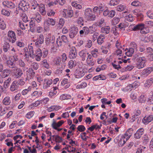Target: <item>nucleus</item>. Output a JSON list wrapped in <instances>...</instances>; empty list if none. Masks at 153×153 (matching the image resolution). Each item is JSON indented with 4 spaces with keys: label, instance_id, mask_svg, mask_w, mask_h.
Masks as SVG:
<instances>
[{
    "label": "nucleus",
    "instance_id": "obj_1",
    "mask_svg": "<svg viewBox=\"0 0 153 153\" xmlns=\"http://www.w3.org/2000/svg\"><path fill=\"white\" fill-rule=\"evenodd\" d=\"M140 54L137 53L134 55L132 57V59L135 60L136 67L139 69L143 68L146 65V59L145 57H140Z\"/></svg>",
    "mask_w": 153,
    "mask_h": 153
},
{
    "label": "nucleus",
    "instance_id": "obj_2",
    "mask_svg": "<svg viewBox=\"0 0 153 153\" xmlns=\"http://www.w3.org/2000/svg\"><path fill=\"white\" fill-rule=\"evenodd\" d=\"M85 17L88 21H94L96 19V15L93 13L91 9L88 8L85 11Z\"/></svg>",
    "mask_w": 153,
    "mask_h": 153
},
{
    "label": "nucleus",
    "instance_id": "obj_3",
    "mask_svg": "<svg viewBox=\"0 0 153 153\" xmlns=\"http://www.w3.org/2000/svg\"><path fill=\"white\" fill-rule=\"evenodd\" d=\"M21 68L16 67L12 69L13 76L16 78H20L23 74V71Z\"/></svg>",
    "mask_w": 153,
    "mask_h": 153
},
{
    "label": "nucleus",
    "instance_id": "obj_4",
    "mask_svg": "<svg viewBox=\"0 0 153 153\" xmlns=\"http://www.w3.org/2000/svg\"><path fill=\"white\" fill-rule=\"evenodd\" d=\"M130 26L132 28V30L134 31H137L140 30L142 31V33L143 34L147 33L148 32H146L145 31H143V30L144 28V25L143 24H140L137 25H131Z\"/></svg>",
    "mask_w": 153,
    "mask_h": 153
},
{
    "label": "nucleus",
    "instance_id": "obj_5",
    "mask_svg": "<svg viewBox=\"0 0 153 153\" xmlns=\"http://www.w3.org/2000/svg\"><path fill=\"white\" fill-rule=\"evenodd\" d=\"M3 51L4 52H7L8 51L9 52H15V50L12 46H11L9 43L6 42L4 43L3 47Z\"/></svg>",
    "mask_w": 153,
    "mask_h": 153
},
{
    "label": "nucleus",
    "instance_id": "obj_6",
    "mask_svg": "<svg viewBox=\"0 0 153 153\" xmlns=\"http://www.w3.org/2000/svg\"><path fill=\"white\" fill-rule=\"evenodd\" d=\"M7 36L9 38L7 39L9 42L14 43L16 41V38L14 32L12 30H9L8 32Z\"/></svg>",
    "mask_w": 153,
    "mask_h": 153
},
{
    "label": "nucleus",
    "instance_id": "obj_7",
    "mask_svg": "<svg viewBox=\"0 0 153 153\" xmlns=\"http://www.w3.org/2000/svg\"><path fill=\"white\" fill-rule=\"evenodd\" d=\"M78 32V28L76 26L71 27L70 30L69 36L71 38H73Z\"/></svg>",
    "mask_w": 153,
    "mask_h": 153
},
{
    "label": "nucleus",
    "instance_id": "obj_8",
    "mask_svg": "<svg viewBox=\"0 0 153 153\" xmlns=\"http://www.w3.org/2000/svg\"><path fill=\"white\" fill-rule=\"evenodd\" d=\"M18 6L19 9L24 12L27 11L30 7L29 5L27 4L24 1H21L19 3Z\"/></svg>",
    "mask_w": 153,
    "mask_h": 153
},
{
    "label": "nucleus",
    "instance_id": "obj_9",
    "mask_svg": "<svg viewBox=\"0 0 153 153\" xmlns=\"http://www.w3.org/2000/svg\"><path fill=\"white\" fill-rule=\"evenodd\" d=\"M5 6L10 9H13L16 8V5L14 4L11 1H6L2 3Z\"/></svg>",
    "mask_w": 153,
    "mask_h": 153
},
{
    "label": "nucleus",
    "instance_id": "obj_10",
    "mask_svg": "<svg viewBox=\"0 0 153 153\" xmlns=\"http://www.w3.org/2000/svg\"><path fill=\"white\" fill-rule=\"evenodd\" d=\"M115 14V12L114 10H109L108 9L104 10L103 13V15L104 16H108L110 18L113 17Z\"/></svg>",
    "mask_w": 153,
    "mask_h": 153
},
{
    "label": "nucleus",
    "instance_id": "obj_11",
    "mask_svg": "<svg viewBox=\"0 0 153 153\" xmlns=\"http://www.w3.org/2000/svg\"><path fill=\"white\" fill-rule=\"evenodd\" d=\"M53 83L52 80L51 79H45L43 83V88L44 89H47L51 86Z\"/></svg>",
    "mask_w": 153,
    "mask_h": 153
},
{
    "label": "nucleus",
    "instance_id": "obj_12",
    "mask_svg": "<svg viewBox=\"0 0 153 153\" xmlns=\"http://www.w3.org/2000/svg\"><path fill=\"white\" fill-rule=\"evenodd\" d=\"M44 42L43 35L40 34L38 38L37 41L35 43V45L36 47H39L41 46V44H43Z\"/></svg>",
    "mask_w": 153,
    "mask_h": 153
},
{
    "label": "nucleus",
    "instance_id": "obj_13",
    "mask_svg": "<svg viewBox=\"0 0 153 153\" xmlns=\"http://www.w3.org/2000/svg\"><path fill=\"white\" fill-rule=\"evenodd\" d=\"M144 129L141 128L138 129L136 132L134 134V137L137 139H140L144 133Z\"/></svg>",
    "mask_w": 153,
    "mask_h": 153
},
{
    "label": "nucleus",
    "instance_id": "obj_14",
    "mask_svg": "<svg viewBox=\"0 0 153 153\" xmlns=\"http://www.w3.org/2000/svg\"><path fill=\"white\" fill-rule=\"evenodd\" d=\"M77 56L76 50L75 47H72L69 52V57L71 59L75 58Z\"/></svg>",
    "mask_w": 153,
    "mask_h": 153
},
{
    "label": "nucleus",
    "instance_id": "obj_15",
    "mask_svg": "<svg viewBox=\"0 0 153 153\" xmlns=\"http://www.w3.org/2000/svg\"><path fill=\"white\" fill-rule=\"evenodd\" d=\"M28 73L27 74V76L26 78V81L27 80L29 81L30 79L31 78H33V77L34 76L35 72L33 70L32 68H29L28 70Z\"/></svg>",
    "mask_w": 153,
    "mask_h": 153
},
{
    "label": "nucleus",
    "instance_id": "obj_16",
    "mask_svg": "<svg viewBox=\"0 0 153 153\" xmlns=\"http://www.w3.org/2000/svg\"><path fill=\"white\" fill-rule=\"evenodd\" d=\"M79 55L82 61L85 60L87 57V56L89 54L85 50H83L80 51L79 53Z\"/></svg>",
    "mask_w": 153,
    "mask_h": 153
},
{
    "label": "nucleus",
    "instance_id": "obj_17",
    "mask_svg": "<svg viewBox=\"0 0 153 153\" xmlns=\"http://www.w3.org/2000/svg\"><path fill=\"white\" fill-rule=\"evenodd\" d=\"M86 60L87 64L88 65L91 66L94 65L95 62V60L93 59V57L91 54H88Z\"/></svg>",
    "mask_w": 153,
    "mask_h": 153
},
{
    "label": "nucleus",
    "instance_id": "obj_18",
    "mask_svg": "<svg viewBox=\"0 0 153 153\" xmlns=\"http://www.w3.org/2000/svg\"><path fill=\"white\" fill-rule=\"evenodd\" d=\"M153 121V115H149L145 117L142 120L143 123L145 124H147Z\"/></svg>",
    "mask_w": 153,
    "mask_h": 153
},
{
    "label": "nucleus",
    "instance_id": "obj_19",
    "mask_svg": "<svg viewBox=\"0 0 153 153\" xmlns=\"http://www.w3.org/2000/svg\"><path fill=\"white\" fill-rule=\"evenodd\" d=\"M93 29V27L92 26H89V27L86 26L83 27V29L84 30L85 35H87L89 33H93L94 32Z\"/></svg>",
    "mask_w": 153,
    "mask_h": 153
},
{
    "label": "nucleus",
    "instance_id": "obj_20",
    "mask_svg": "<svg viewBox=\"0 0 153 153\" xmlns=\"http://www.w3.org/2000/svg\"><path fill=\"white\" fill-rule=\"evenodd\" d=\"M134 130L132 128H129L126 131L123 135L126 137V141H127L131 136Z\"/></svg>",
    "mask_w": 153,
    "mask_h": 153
},
{
    "label": "nucleus",
    "instance_id": "obj_21",
    "mask_svg": "<svg viewBox=\"0 0 153 153\" xmlns=\"http://www.w3.org/2000/svg\"><path fill=\"white\" fill-rule=\"evenodd\" d=\"M64 123L63 120L59 121L58 123H56L55 121H53L52 124V126L53 128L55 129H57V128L59 127Z\"/></svg>",
    "mask_w": 153,
    "mask_h": 153
},
{
    "label": "nucleus",
    "instance_id": "obj_22",
    "mask_svg": "<svg viewBox=\"0 0 153 153\" xmlns=\"http://www.w3.org/2000/svg\"><path fill=\"white\" fill-rule=\"evenodd\" d=\"M19 88L18 84L15 80L12 82L10 85V89L11 91H14L17 90Z\"/></svg>",
    "mask_w": 153,
    "mask_h": 153
},
{
    "label": "nucleus",
    "instance_id": "obj_23",
    "mask_svg": "<svg viewBox=\"0 0 153 153\" xmlns=\"http://www.w3.org/2000/svg\"><path fill=\"white\" fill-rule=\"evenodd\" d=\"M19 25L20 27L23 30H26L28 29L29 24L28 23H22V22H19Z\"/></svg>",
    "mask_w": 153,
    "mask_h": 153
},
{
    "label": "nucleus",
    "instance_id": "obj_24",
    "mask_svg": "<svg viewBox=\"0 0 153 153\" xmlns=\"http://www.w3.org/2000/svg\"><path fill=\"white\" fill-rule=\"evenodd\" d=\"M39 7L40 13L42 15H45L46 14V12L45 10L44 4H39Z\"/></svg>",
    "mask_w": 153,
    "mask_h": 153
},
{
    "label": "nucleus",
    "instance_id": "obj_25",
    "mask_svg": "<svg viewBox=\"0 0 153 153\" xmlns=\"http://www.w3.org/2000/svg\"><path fill=\"white\" fill-rule=\"evenodd\" d=\"M11 70L9 69H6L2 71V77L5 78L8 76L10 74Z\"/></svg>",
    "mask_w": 153,
    "mask_h": 153
},
{
    "label": "nucleus",
    "instance_id": "obj_26",
    "mask_svg": "<svg viewBox=\"0 0 153 153\" xmlns=\"http://www.w3.org/2000/svg\"><path fill=\"white\" fill-rule=\"evenodd\" d=\"M12 54V57L13 58V62H16L19 60V53L16 50L15 52H11Z\"/></svg>",
    "mask_w": 153,
    "mask_h": 153
},
{
    "label": "nucleus",
    "instance_id": "obj_27",
    "mask_svg": "<svg viewBox=\"0 0 153 153\" xmlns=\"http://www.w3.org/2000/svg\"><path fill=\"white\" fill-rule=\"evenodd\" d=\"M110 30V28L109 26H105L101 28V32L107 34L109 33Z\"/></svg>",
    "mask_w": 153,
    "mask_h": 153
},
{
    "label": "nucleus",
    "instance_id": "obj_28",
    "mask_svg": "<svg viewBox=\"0 0 153 153\" xmlns=\"http://www.w3.org/2000/svg\"><path fill=\"white\" fill-rule=\"evenodd\" d=\"M153 71V69L151 67H148L144 69L142 72V74L143 75H146L148 76L150 74L152 71Z\"/></svg>",
    "mask_w": 153,
    "mask_h": 153
},
{
    "label": "nucleus",
    "instance_id": "obj_29",
    "mask_svg": "<svg viewBox=\"0 0 153 153\" xmlns=\"http://www.w3.org/2000/svg\"><path fill=\"white\" fill-rule=\"evenodd\" d=\"M29 25L31 32H34L37 27L34 22L31 20L29 22Z\"/></svg>",
    "mask_w": 153,
    "mask_h": 153
},
{
    "label": "nucleus",
    "instance_id": "obj_30",
    "mask_svg": "<svg viewBox=\"0 0 153 153\" xmlns=\"http://www.w3.org/2000/svg\"><path fill=\"white\" fill-rule=\"evenodd\" d=\"M85 72L82 71H77L76 72L74 75L75 77L76 78H79L84 76Z\"/></svg>",
    "mask_w": 153,
    "mask_h": 153
},
{
    "label": "nucleus",
    "instance_id": "obj_31",
    "mask_svg": "<svg viewBox=\"0 0 153 153\" xmlns=\"http://www.w3.org/2000/svg\"><path fill=\"white\" fill-rule=\"evenodd\" d=\"M153 83V78H151L147 79L144 84V86L145 87L149 88L150 87Z\"/></svg>",
    "mask_w": 153,
    "mask_h": 153
},
{
    "label": "nucleus",
    "instance_id": "obj_32",
    "mask_svg": "<svg viewBox=\"0 0 153 153\" xmlns=\"http://www.w3.org/2000/svg\"><path fill=\"white\" fill-rule=\"evenodd\" d=\"M53 90H51L49 92V96L51 98H53L55 95L57 94V92L56 90L57 89L56 87L53 86Z\"/></svg>",
    "mask_w": 153,
    "mask_h": 153
},
{
    "label": "nucleus",
    "instance_id": "obj_33",
    "mask_svg": "<svg viewBox=\"0 0 153 153\" xmlns=\"http://www.w3.org/2000/svg\"><path fill=\"white\" fill-rule=\"evenodd\" d=\"M14 62L10 60H7L6 62V64L7 66L10 68L14 69L16 67V64L13 62Z\"/></svg>",
    "mask_w": 153,
    "mask_h": 153
},
{
    "label": "nucleus",
    "instance_id": "obj_34",
    "mask_svg": "<svg viewBox=\"0 0 153 153\" xmlns=\"http://www.w3.org/2000/svg\"><path fill=\"white\" fill-rule=\"evenodd\" d=\"M42 67L47 69L50 68V65L46 59H44L41 62Z\"/></svg>",
    "mask_w": 153,
    "mask_h": 153
},
{
    "label": "nucleus",
    "instance_id": "obj_35",
    "mask_svg": "<svg viewBox=\"0 0 153 153\" xmlns=\"http://www.w3.org/2000/svg\"><path fill=\"white\" fill-rule=\"evenodd\" d=\"M18 62L19 66L22 68V70L24 71L27 69L28 68L26 66L23 60L20 59L18 61Z\"/></svg>",
    "mask_w": 153,
    "mask_h": 153
},
{
    "label": "nucleus",
    "instance_id": "obj_36",
    "mask_svg": "<svg viewBox=\"0 0 153 153\" xmlns=\"http://www.w3.org/2000/svg\"><path fill=\"white\" fill-rule=\"evenodd\" d=\"M126 50L128 51L125 53V54L128 56H131L134 52V50L133 48H130L128 50L127 48H126L125 51H126Z\"/></svg>",
    "mask_w": 153,
    "mask_h": 153
},
{
    "label": "nucleus",
    "instance_id": "obj_37",
    "mask_svg": "<svg viewBox=\"0 0 153 153\" xmlns=\"http://www.w3.org/2000/svg\"><path fill=\"white\" fill-rule=\"evenodd\" d=\"M105 39V36L103 35H100L98 37L97 39L98 43L101 45L104 42V40Z\"/></svg>",
    "mask_w": 153,
    "mask_h": 153
},
{
    "label": "nucleus",
    "instance_id": "obj_38",
    "mask_svg": "<svg viewBox=\"0 0 153 153\" xmlns=\"http://www.w3.org/2000/svg\"><path fill=\"white\" fill-rule=\"evenodd\" d=\"M129 25L128 23L126 22L123 23H120L118 25V27L121 30H125L124 28Z\"/></svg>",
    "mask_w": 153,
    "mask_h": 153
},
{
    "label": "nucleus",
    "instance_id": "obj_39",
    "mask_svg": "<svg viewBox=\"0 0 153 153\" xmlns=\"http://www.w3.org/2000/svg\"><path fill=\"white\" fill-rule=\"evenodd\" d=\"M144 42H150L153 43V36H146L143 40Z\"/></svg>",
    "mask_w": 153,
    "mask_h": 153
},
{
    "label": "nucleus",
    "instance_id": "obj_40",
    "mask_svg": "<svg viewBox=\"0 0 153 153\" xmlns=\"http://www.w3.org/2000/svg\"><path fill=\"white\" fill-rule=\"evenodd\" d=\"M42 92L40 90L34 91L31 94L33 97H37L41 96Z\"/></svg>",
    "mask_w": 153,
    "mask_h": 153
},
{
    "label": "nucleus",
    "instance_id": "obj_41",
    "mask_svg": "<svg viewBox=\"0 0 153 153\" xmlns=\"http://www.w3.org/2000/svg\"><path fill=\"white\" fill-rule=\"evenodd\" d=\"M126 137L124 136V135H123L121 138L120 139L118 142L119 144L123 146L125 143L126 141Z\"/></svg>",
    "mask_w": 153,
    "mask_h": 153
},
{
    "label": "nucleus",
    "instance_id": "obj_42",
    "mask_svg": "<svg viewBox=\"0 0 153 153\" xmlns=\"http://www.w3.org/2000/svg\"><path fill=\"white\" fill-rule=\"evenodd\" d=\"M59 106L53 105L49 107L47 109V111L48 112H51L53 111L54 110L57 111L59 109Z\"/></svg>",
    "mask_w": 153,
    "mask_h": 153
},
{
    "label": "nucleus",
    "instance_id": "obj_43",
    "mask_svg": "<svg viewBox=\"0 0 153 153\" xmlns=\"http://www.w3.org/2000/svg\"><path fill=\"white\" fill-rule=\"evenodd\" d=\"M3 103L5 105H9L10 103V97H7L4 98L3 100Z\"/></svg>",
    "mask_w": 153,
    "mask_h": 153
},
{
    "label": "nucleus",
    "instance_id": "obj_44",
    "mask_svg": "<svg viewBox=\"0 0 153 153\" xmlns=\"http://www.w3.org/2000/svg\"><path fill=\"white\" fill-rule=\"evenodd\" d=\"M91 54L92 57L97 58L98 56V50L97 49L95 48L94 50L91 51Z\"/></svg>",
    "mask_w": 153,
    "mask_h": 153
},
{
    "label": "nucleus",
    "instance_id": "obj_45",
    "mask_svg": "<svg viewBox=\"0 0 153 153\" xmlns=\"http://www.w3.org/2000/svg\"><path fill=\"white\" fill-rule=\"evenodd\" d=\"M118 27H117L115 26H113L111 28V33H113L114 35L116 36L119 34L117 32V29H118Z\"/></svg>",
    "mask_w": 153,
    "mask_h": 153
},
{
    "label": "nucleus",
    "instance_id": "obj_46",
    "mask_svg": "<svg viewBox=\"0 0 153 153\" xmlns=\"http://www.w3.org/2000/svg\"><path fill=\"white\" fill-rule=\"evenodd\" d=\"M39 4H38L37 1L36 0H33L31 3L32 9L35 10L38 7H39Z\"/></svg>",
    "mask_w": 153,
    "mask_h": 153
},
{
    "label": "nucleus",
    "instance_id": "obj_47",
    "mask_svg": "<svg viewBox=\"0 0 153 153\" xmlns=\"http://www.w3.org/2000/svg\"><path fill=\"white\" fill-rule=\"evenodd\" d=\"M141 3L138 0L133 1L131 4V5L134 6H141Z\"/></svg>",
    "mask_w": 153,
    "mask_h": 153
},
{
    "label": "nucleus",
    "instance_id": "obj_48",
    "mask_svg": "<svg viewBox=\"0 0 153 153\" xmlns=\"http://www.w3.org/2000/svg\"><path fill=\"white\" fill-rule=\"evenodd\" d=\"M35 15V19L37 22H40L42 20V18L41 15L38 13H36Z\"/></svg>",
    "mask_w": 153,
    "mask_h": 153
},
{
    "label": "nucleus",
    "instance_id": "obj_49",
    "mask_svg": "<svg viewBox=\"0 0 153 153\" xmlns=\"http://www.w3.org/2000/svg\"><path fill=\"white\" fill-rule=\"evenodd\" d=\"M138 100L140 102L144 103L146 101V99L145 95H141L139 97Z\"/></svg>",
    "mask_w": 153,
    "mask_h": 153
},
{
    "label": "nucleus",
    "instance_id": "obj_50",
    "mask_svg": "<svg viewBox=\"0 0 153 153\" xmlns=\"http://www.w3.org/2000/svg\"><path fill=\"white\" fill-rule=\"evenodd\" d=\"M11 77H9L4 81V85L5 88H7L9 85V84L10 81H11Z\"/></svg>",
    "mask_w": 153,
    "mask_h": 153
},
{
    "label": "nucleus",
    "instance_id": "obj_51",
    "mask_svg": "<svg viewBox=\"0 0 153 153\" xmlns=\"http://www.w3.org/2000/svg\"><path fill=\"white\" fill-rule=\"evenodd\" d=\"M17 84H18V86L19 87V86H23L25 83V82L22 79H19L18 80H15Z\"/></svg>",
    "mask_w": 153,
    "mask_h": 153
},
{
    "label": "nucleus",
    "instance_id": "obj_52",
    "mask_svg": "<svg viewBox=\"0 0 153 153\" xmlns=\"http://www.w3.org/2000/svg\"><path fill=\"white\" fill-rule=\"evenodd\" d=\"M72 5L76 9H81L82 8V6L81 5L77 3L75 1L73 2L72 3Z\"/></svg>",
    "mask_w": 153,
    "mask_h": 153
},
{
    "label": "nucleus",
    "instance_id": "obj_53",
    "mask_svg": "<svg viewBox=\"0 0 153 153\" xmlns=\"http://www.w3.org/2000/svg\"><path fill=\"white\" fill-rule=\"evenodd\" d=\"M65 10V13H67L68 17L71 18L73 16V10Z\"/></svg>",
    "mask_w": 153,
    "mask_h": 153
},
{
    "label": "nucleus",
    "instance_id": "obj_54",
    "mask_svg": "<svg viewBox=\"0 0 153 153\" xmlns=\"http://www.w3.org/2000/svg\"><path fill=\"white\" fill-rule=\"evenodd\" d=\"M42 56L43 58L47 57L48 53V51L46 48H44L42 50Z\"/></svg>",
    "mask_w": 153,
    "mask_h": 153
},
{
    "label": "nucleus",
    "instance_id": "obj_55",
    "mask_svg": "<svg viewBox=\"0 0 153 153\" xmlns=\"http://www.w3.org/2000/svg\"><path fill=\"white\" fill-rule=\"evenodd\" d=\"M31 68L32 69L33 68L35 70H37L39 68V65L37 63L35 62L32 63L30 65Z\"/></svg>",
    "mask_w": 153,
    "mask_h": 153
},
{
    "label": "nucleus",
    "instance_id": "obj_56",
    "mask_svg": "<svg viewBox=\"0 0 153 153\" xmlns=\"http://www.w3.org/2000/svg\"><path fill=\"white\" fill-rule=\"evenodd\" d=\"M41 101L37 100L34 103H32L29 106V107L32 108L33 106L36 107L39 105L40 104Z\"/></svg>",
    "mask_w": 153,
    "mask_h": 153
},
{
    "label": "nucleus",
    "instance_id": "obj_57",
    "mask_svg": "<svg viewBox=\"0 0 153 153\" xmlns=\"http://www.w3.org/2000/svg\"><path fill=\"white\" fill-rule=\"evenodd\" d=\"M76 62H74L72 60H70L68 62V66L69 67L70 69H72L74 66H75L76 65Z\"/></svg>",
    "mask_w": 153,
    "mask_h": 153
},
{
    "label": "nucleus",
    "instance_id": "obj_58",
    "mask_svg": "<svg viewBox=\"0 0 153 153\" xmlns=\"http://www.w3.org/2000/svg\"><path fill=\"white\" fill-rule=\"evenodd\" d=\"M54 62L56 65H59L61 63V59L58 56L54 59Z\"/></svg>",
    "mask_w": 153,
    "mask_h": 153
},
{
    "label": "nucleus",
    "instance_id": "obj_59",
    "mask_svg": "<svg viewBox=\"0 0 153 153\" xmlns=\"http://www.w3.org/2000/svg\"><path fill=\"white\" fill-rule=\"evenodd\" d=\"M48 23L51 25L52 26L54 25L56 23L55 20L52 19L48 18L47 20Z\"/></svg>",
    "mask_w": 153,
    "mask_h": 153
},
{
    "label": "nucleus",
    "instance_id": "obj_60",
    "mask_svg": "<svg viewBox=\"0 0 153 153\" xmlns=\"http://www.w3.org/2000/svg\"><path fill=\"white\" fill-rule=\"evenodd\" d=\"M61 39L64 43L68 44L69 42L68 39L67 37L66 36L63 35L61 37Z\"/></svg>",
    "mask_w": 153,
    "mask_h": 153
},
{
    "label": "nucleus",
    "instance_id": "obj_61",
    "mask_svg": "<svg viewBox=\"0 0 153 153\" xmlns=\"http://www.w3.org/2000/svg\"><path fill=\"white\" fill-rule=\"evenodd\" d=\"M120 1V0H111L110 4L111 5L114 6L118 4Z\"/></svg>",
    "mask_w": 153,
    "mask_h": 153
},
{
    "label": "nucleus",
    "instance_id": "obj_62",
    "mask_svg": "<svg viewBox=\"0 0 153 153\" xmlns=\"http://www.w3.org/2000/svg\"><path fill=\"white\" fill-rule=\"evenodd\" d=\"M1 12L2 15L7 16H9L10 14V12L5 9L2 10Z\"/></svg>",
    "mask_w": 153,
    "mask_h": 153
},
{
    "label": "nucleus",
    "instance_id": "obj_63",
    "mask_svg": "<svg viewBox=\"0 0 153 153\" xmlns=\"http://www.w3.org/2000/svg\"><path fill=\"white\" fill-rule=\"evenodd\" d=\"M125 19L127 21L131 22L133 20V18L132 15L130 14L125 17Z\"/></svg>",
    "mask_w": 153,
    "mask_h": 153
},
{
    "label": "nucleus",
    "instance_id": "obj_64",
    "mask_svg": "<svg viewBox=\"0 0 153 153\" xmlns=\"http://www.w3.org/2000/svg\"><path fill=\"white\" fill-rule=\"evenodd\" d=\"M87 83L85 82H83L80 84H78L77 86V87L78 88H83L87 86Z\"/></svg>",
    "mask_w": 153,
    "mask_h": 153
}]
</instances>
